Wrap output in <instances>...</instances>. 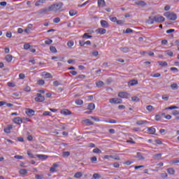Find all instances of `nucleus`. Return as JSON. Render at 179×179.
<instances>
[{
  "label": "nucleus",
  "instance_id": "obj_40",
  "mask_svg": "<svg viewBox=\"0 0 179 179\" xmlns=\"http://www.w3.org/2000/svg\"><path fill=\"white\" fill-rule=\"evenodd\" d=\"M43 115H44L45 117H47V116L51 117L52 113H51V112L45 111V112H43Z\"/></svg>",
  "mask_w": 179,
  "mask_h": 179
},
{
  "label": "nucleus",
  "instance_id": "obj_64",
  "mask_svg": "<svg viewBox=\"0 0 179 179\" xmlns=\"http://www.w3.org/2000/svg\"><path fill=\"white\" fill-rule=\"evenodd\" d=\"M172 114H173V115H179V111L178 110H173Z\"/></svg>",
  "mask_w": 179,
  "mask_h": 179
},
{
  "label": "nucleus",
  "instance_id": "obj_42",
  "mask_svg": "<svg viewBox=\"0 0 179 179\" xmlns=\"http://www.w3.org/2000/svg\"><path fill=\"white\" fill-rule=\"evenodd\" d=\"M50 50L51 52H53V53L57 52V48L54 46H50Z\"/></svg>",
  "mask_w": 179,
  "mask_h": 179
},
{
  "label": "nucleus",
  "instance_id": "obj_4",
  "mask_svg": "<svg viewBox=\"0 0 179 179\" xmlns=\"http://www.w3.org/2000/svg\"><path fill=\"white\" fill-rule=\"evenodd\" d=\"M35 101H37L38 103H43L44 100H45V97L44 96L41 95V94H36V97L34 99Z\"/></svg>",
  "mask_w": 179,
  "mask_h": 179
},
{
  "label": "nucleus",
  "instance_id": "obj_14",
  "mask_svg": "<svg viewBox=\"0 0 179 179\" xmlns=\"http://www.w3.org/2000/svg\"><path fill=\"white\" fill-rule=\"evenodd\" d=\"M148 131L150 132V135H155V134H156V129L154 127H150L148 129Z\"/></svg>",
  "mask_w": 179,
  "mask_h": 179
},
{
  "label": "nucleus",
  "instance_id": "obj_29",
  "mask_svg": "<svg viewBox=\"0 0 179 179\" xmlns=\"http://www.w3.org/2000/svg\"><path fill=\"white\" fill-rule=\"evenodd\" d=\"M84 122L87 124V125H94V122H92L90 119H87L84 120Z\"/></svg>",
  "mask_w": 179,
  "mask_h": 179
},
{
  "label": "nucleus",
  "instance_id": "obj_31",
  "mask_svg": "<svg viewBox=\"0 0 179 179\" xmlns=\"http://www.w3.org/2000/svg\"><path fill=\"white\" fill-rule=\"evenodd\" d=\"M96 85L97 87H103L104 86V83L103 81H99Z\"/></svg>",
  "mask_w": 179,
  "mask_h": 179
},
{
  "label": "nucleus",
  "instance_id": "obj_24",
  "mask_svg": "<svg viewBox=\"0 0 179 179\" xmlns=\"http://www.w3.org/2000/svg\"><path fill=\"white\" fill-rule=\"evenodd\" d=\"M40 3H45V0H38L35 3V6H40Z\"/></svg>",
  "mask_w": 179,
  "mask_h": 179
},
{
  "label": "nucleus",
  "instance_id": "obj_43",
  "mask_svg": "<svg viewBox=\"0 0 179 179\" xmlns=\"http://www.w3.org/2000/svg\"><path fill=\"white\" fill-rule=\"evenodd\" d=\"M124 22L125 21L122 20L116 21L117 24H120V26H122V24H124Z\"/></svg>",
  "mask_w": 179,
  "mask_h": 179
},
{
  "label": "nucleus",
  "instance_id": "obj_59",
  "mask_svg": "<svg viewBox=\"0 0 179 179\" xmlns=\"http://www.w3.org/2000/svg\"><path fill=\"white\" fill-rule=\"evenodd\" d=\"M155 143H157V145H162L163 142L160 141V139H157L155 141Z\"/></svg>",
  "mask_w": 179,
  "mask_h": 179
},
{
  "label": "nucleus",
  "instance_id": "obj_61",
  "mask_svg": "<svg viewBox=\"0 0 179 179\" xmlns=\"http://www.w3.org/2000/svg\"><path fill=\"white\" fill-rule=\"evenodd\" d=\"M6 5H8V3H6V1L0 2V6H6Z\"/></svg>",
  "mask_w": 179,
  "mask_h": 179
},
{
  "label": "nucleus",
  "instance_id": "obj_35",
  "mask_svg": "<svg viewBox=\"0 0 179 179\" xmlns=\"http://www.w3.org/2000/svg\"><path fill=\"white\" fill-rule=\"evenodd\" d=\"M27 154L28 155L29 157H30V159H34V157H34V155H33V153H31V151H30V150H28L27 152Z\"/></svg>",
  "mask_w": 179,
  "mask_h": 179
},
{
  "label": "nucleus",
  "instance_id": "obj_10",
  "mask_svg": "<svg viewBox=\"0 0 179 179\" xmlns=\"http://www.w3.org/2000/svg\"><path fill=\"white\" fill-rule=\"evenodd\" d=\"M96 33L98 34H106V33H107V30L104 28H99L96 30Z\"/></svg>",
  "mask_w": 179,
  "mask_h": 179
},
{
  "label": "nucleus",
  "instance_id": "obj_34",
  "mask_svg": "<svg viewBox=\"0 0 179 179\" xmlns=\"http://www.w3.org/2000/svg\"><path fill=\"white\" fill-rule=\"evenodd\" d=\"M101 178V176L99 173H94L92 176V179H100Z\"/></svg>",
  "mask_w": 179,
  "mask_h": 179
},
{
  "label": "nucleus",
  "instance_id": "obj_54",
  "mask_svg": "<svg viewBox=\"0 0 179 179\" xmlns=\"http://www.w3.org/2000/svg\"><path fill=\"white\" fill-rule=\"evenodd\" d=\"M63 114H64V115H69L70 114H71V111L66 110H64V111L63 112Z\"/></svg>",
  "mask_w": 179,
  "mask_h": 179
},
{
  "label": "nucleus",
  "instance_id": "obj_6",
  "mask_svg": "<svg viewBox=\"0 0 179 179\" xmlns=\"http://www.w3.org/2000/svg\"><path fill=\"white\" fill-rule=\"evenodd\" d=\"M117 96L121 99H128L129 97V94H128V92H119Z\"/></svg>",
  "mask_w": 179,
  "mask_h": 179
},
{
  "label": "nucleus",
  "instance_id": "obj_57",
  "mask_svg": "<svg viewBox=\"0 0 179 179\" xmlns=\"http://www.w3.org/2000/svg\"><path fill=\"white\" fill-rule=\"evenodd\" d=\"M155 120L156 121H160V120H162V117L159 115H156Z\"/></svg>",
  "mask_w": 179,
  "mask_h": 179
},
{
  "label": "nucleus",
  "instance_id": "obj_52",
  "mask_svg": "<svg viewBox=\"0 0 179 179\" xmlns=\"http://www.w3.org/2000/svg\"><path fill=\"white\" fill-rule=\"evenodd\" d=\"M74 43H73V41H69L68 43H67V45L69 47H73Z\"/></svg>",
  "mask_w": 179,
  "mask_h": 179
},
{
  "label": "nucleus",
  "instance_id": "obj_1",
  "mask_svg": "<svg viewBox=\"0 0 179 179\" xmlns=\"http://www.w3.org/2000/svg\"><path fill=\"white\" fill-rule=\"evenodd\" d=\"M62 6H64V3L59 2L56 4L51 5L49 7V10H50V12H58V10H59Z\"/></svg>",
  "mask_w": 179,
  "mask_h": 179
},
{
  "label": "nucleus",
  "instance_id": "obj_60",
  "mask_svg": "<svg viewBox=\"0 0 179 179\" xmlns=\"http://www.w3.org/2000/svg\"><path fill=\"white\" fill-rule=\"evenodd\" d=\"M24 50H29V48H30V45L29 43L24 45Z\"/></svg>",
  "mask_w": 179,
  "mask_h": 179
},
{
  "label": "nucleus",
  "instance_id": "obj_15",
  "mask_svg": "<svg viewBox=\"0 0 179 179\" xmlns=\"http://www.w3.org/2000/svg\"><path fill=\"white\" fill-rule=\"evenodd\" d=\"M129 86H135V85H138V80H131L128 83Z\"/></svg>",
  "mask_w": 179,
  "mask_h": 179
},
{
  "label": "nucleus",
  "instance_id": "obj_55",
  "mask_svg": "<svg viewBox=\"0 0 179 179\" xmlns=\"http://www.w3.org/2000/svg\"><path fill=\"white\" fill-rule=\"evenodd\" d=\"M146 108H147V110H148V111H152V110H153V106L149 105V106H147Z\"/></svg>",
  "mask_w": 179,
  "mask_h": 179
},
{
  "label": "nucleus",
  "instance_id": "obj_16",
  "mask_svg": "<svg viewBox=\"0 0 179 179\" xmlns=\"http://www.w3.org/2000/svg\"><path fill=\"white\" fill-rule=\"evenodd\" d=\"M135 157L139 160H145V157H143L141 152H137V155Z\"/></svg>",
  "mask_w": 179,
  "mask_h": 179
},
{
  "label": "nucleus",
  "instance_id": "obj_56",
  "mask_svg": "<svg viewBox=\"0 0 179 179\" xmlns=\"http://www.w3.org/2000/svg\"><path fill=\"white\" fill-rule=\"evenodd\" d=\"M15 159H17L18 160H22V159H23V156L21 155H15Z\"/></svg>",
  "mask_w": 179,
  "mask_h": 179
},
{
  "label": "nucleus",
  "instance_id": "obj_11",
  "mask_svg": "<svg viewBox=\"0 0 179 179\" xmlns=\"http://www.w3.org/2000/svg\"><path fill=\"white\" fill-rule=\"evenodd\" d=\"M13 122L15 124H17L18 125H20V124L23 122V120H22L21 117H17L13 119Z\"/></svg>",
  "mask_w": 179,
  "mask_h": 179
},
{
  "label": "nucleus",
  "instance_id": "obj_7",
  "mask_svg": "<svg viewBox=\"0 0 179 179\" xmlns=\"http://www.w3.org/2000/svg\"><path fill=\"white\" fill-rule=\"evenodd\" d=\"M100 23H101V27H103V29H108V27H110V24H108V22L104 20H101Z\"/></svg>",
  "mask_w": 179,
  "mask_h": 179
},
{
  "label": "nucleus",
  "instance_id": "obj_23",
  "mask_svg": "<svg viewBox=\"0 0 179 179\" xmlns=\"http://www.w3.org/2000/svg\"><path fill=\"white\" fill-rule=\"evenodd\" d=\"M83 176V173L82 172H77L74 174V178H80Z\"/></svg>",
  "mask_w": 179,
  "mask_h": 179
},
{
  "label": "nucleus",
  "instance_id": "obj_17",
  "mask_svg": "<svg viewBox=\"0 0 179 179\" xmlns=\"http://www.w3.org/2000/svg\"><path fill=\"white\" fill-rule=\"evenodd\" d=\"M148 24H153L155 23V17L150 16L148 20Z\"/></svg>",
  "mask_w": 179,
  "mask_h": 179
},
{
  "label": "nucleus",
  "instance_id": "obj_50",
  "mask_svg": "<svg viewBox=\"0 0 179 179\" xmlns=\"http://www.w3.org/2000/svg\"><path fill=\"white\" fill-rule=\"evenodd\" d=\"M45 44H46L47 45H50V44H52V40L48 39V41H45Z\"/></svg>",
  "mask_w": 179,
  "mask_h": 179
},
{
  "label": "nucleus",
  "instance_id": "obj_45",
  "mask_svg": "<svg viewBox=\"0 0 179 179\" xmlns=\"http://www.w3.org/2000/svg\"><path fill=\"white\" fill-rule=\"evenodd\" d=\"M177 108H178V106H169V107L166 108V110H176Z\"/></svg>",
  "mask_w": 179,
  "mask_h": 179
},
{
  "label": "nucleus",
  "instance_id": "obj_58",
  "mask_svg": "<svg viewBox=\"0 0 179 179\" xmlns=\"http://www.w3.org/2000/svg\"><path fill=\"white\" fill-rule=\"evenodd\" d=\"M113 167H115V169H118L120 167L118 162L113 163Z\"/></svg>",
  "mask_w": 179,
  "mask_h": 179
},
{
  "label": "nucleus",
  "instance_id": "obj_21",
  "mask_svg": "<svg viewBox=\"0 0 179 179\" xmlns=\"http://www.w3.org/2000/svg\"><path fill=\"white\" fill-rule=\"evenodd\" d=\"M98 6H106V1L104 0H98Z\"/></svg>",
  "mask_w": 179,
  "mask_h": 179
},
{
  "label": "nucleus",
  "instance_id": "obj_22",
  "mask_svg": "<svg viewBox=\"0 0 179 179\" xmlns=\"http://www.w3.org/2000/svg\"><path fill=\"white\" fill-rule=\"evenodd\" d=\"M143 124H148L147 120H138L136 122V125H143Z\"/></svg>",
  "mask_w": 179,
  "mask_h": 179
},
{
  "label": "nucleus",
  "instance_id": "obj_27",
  "mask_svg": "<svg viewBox=\"0 0 179 179\" xmlns=\"http://www.w3.org/2000/svg\"><path fill=\"white\" fill-rule=\"evenodd\" d=\"M167 173L169 174L173 175V174H174V173H176V171L173 168H169L167 169Z\"/></svg>",
  "mask_w": 179,
  "mask_h": 179
},
{
  "label": "nucleus",
  "instance_id": "obj_63",
  "mask_svg": "<svg viewBox=\"0 0 179 179\" xmlns=\"http://www.w3.org/2000/svg\"><path fill=\"white\" fill-rule=\"evenodd\" d=\"M35 178H36V179H43V175H36Z\"/></svg>",
  "mask_w": 179,
  "mask_h": 179
},
{
  "label": "nucleus",
  "instance_id": "obj_30",
  "mask_svg": "<svg viewBox=\"0 0 179 179\" xmlns=\"http://www.w3.org/2000/svg\"><path fill=\"white\" fill-rule=\"evenodd\" d=\"M120 51H122V52H128L129 51V48L128 47H123L120 48Z\"/></svg>",
  "mask_w": 179,
  "mask_h": 179
},
{
  "label": "nucleus",
  "instance_id": "obj_32",
  "mask_svg": "<svg viewBox=\"0 0 179 179\" xmlns=\"http://www.w3.org/2000/svg\"><path fill=\"white\" fill-rule=\"evenodd\" d=\"M171 88L172 89V90H177V89H178V85L176 83H173L171 85Z\"/></svg>",
  "mask_w": 179,
  "mask_h": 179
},
{
  "label": "nucleus",
  "instance_id": "obj_28",
  "mask_svg": "<svg viewBox=\"0 0 179 179\" xmlns=\"http://www.w3.org/2000/svg\"><path fill=\"white\" fill-rule=\"evenodd\" d=\"M158 64L161 66H168L169 65L166 62H163V61L158 62Z\"/></svg>",
  "mask_w": 179,
  "mask_h": 179
},
{
  "label": "nucleus",
  "instance_id": "obj_26",
  "mask_svg": "<svg viewBox=\"0 0 179 179\" xmlns=\"http://www.w3.org/2000/svg\"><path fill=\"white\" fill-rule=\"evenodd\" d=\"M69 15L70 16H75V15H78V11L75 10H70Z\"/></svg>",
  "mask_w": 179,
  "mask_h": 179
},
{
  "label": "nucleus",
  "instance_id": "obj_38",
  "mask_svg": "<svg viewBox=\"0 0 179 179\" xmlns=\"http://www.w3.org/2000/svg\"><path fill=\"white\" fill-rule=\"evenodd\" d=\"M92 36L89 35L87 33H85L83 36V38H92Z\"/></svg>",
  "mask_w": 179,
  "mask_h": 179
},
{
  "label": "nucleus",
  "instance_id": "obj_48",
  "mask_svg": "<svg viewBox=\"0 0 179 179\" xmlns=\"http://www.w3.org/2000/svg\"><path fill=\"white\" fill-rule=\"evenodd\" d=\"M93 153H101V150L99 148H94L93 150Z\"/></svg>",
  "mask_w": 179,
  "mask_h": 179
},
{
  "label": "nucleus",
  "instance_id": "obj_46",
  "mask_svg": "<svg viewBox=\"0 0 179 179\" xmlns=\"http://www.w3.org/2000/svg\"><path fill=\"white\" fill-rule=\"evenodd\" d=\"M7 86H8V87H15V86H16V85L13 83L8 82L7 83Z\"/></svg>",
  "mask_w": 179,
  "mask_h": 179
},
{
  "label": "nucleus",
  "instance_id": "obj_39",
  "mask_svg": "<svg viewBox=\"0 0 179 179\" xmlns=\"http://www.w3.org/2000/svg\"><path fill=\"white\" fill-rule=\"evenodd\" d=\"M165 54H166V55H169V57H173V53L171 50L165 51Z\"/></svg>",
  "mask_w": 179,
  "mask_h": 179
},
{
  "label": "nucleus",
  "instance_id": "obj_53",
  "mask_svg": "<svg viewBox=\"0 0 179 179\" xmlns=\"http://www.w3.org/2000/svg\"><path fill=\"white\" fill-rule=\"evenodd\" d=\"M110 20H111V22H113V23H115L117 21L116 17H110Z\"/></svg>",
  "mask_w": 179,
  "mask_h": 179
},
{
  "label": "nucleus",
  "instance_id": "obj_5",
  "mask_svg": "<svg viewBox=\"0 0 179 179\" xmlns=\"http://www.w3.org/2000/svg\"><path fill=\"white\" fill-rule=\"evenodd\" d=\"M109 103L111 104H121L122 103V99L118 98H112L109 100Z\"/></svg>",
  "mask_w": 179,
  "mask_h": 179
},
{
  "label": "nucleus",
  "instance_id": "obj_19",
  "mask_svg": "<svg viewBox=\"0 0 179 179\" xmlns=\"http://www.w3.org/2000/svg\"><path fill=\"white\" fill-rule=\"evenodd\" d=\"M94 108H96V106L94 105V103H90L88 105V110L93 111V110H94Z\"/></svg>",
  "mask_w": 179,
  "mask_h": 179
},
{
  "label": "nucleus",
  "instance_id": "obj_8",
  "mask_svg": "<svg viewBox=\"0 0 179 179\" xmlns=\"http://www.w3.org/2000/svg\"><path fill=\"white\" fill-rule=\"evenodd\" d=\"M135 5H138V6H142V8H145V6H146V5L148 4L146 3V2H145V1L138 0L135 2Z\"/></svg>",
  "mask_w": 179,
  "mask_h": 179
},
{
  "label": "nucleus",
  "instance_id": "obj_33",
  "mask_svg": "<svg viewBox=\"0 0 179 179\" xmlns=\"http://www.w3.org/2000/svg\"><path fill=\"white\" fill-rule=\"evenodd\" d=\"M47 12H51V10H50V8H43V9L40 10V13H47Z\"/></svg>",
  "mask_w": 179,
  "mask_h": 179
},
{
  "label": "nucleus",
  "instance_id": "obj_3",
  "mask_svg": "<svg viewBox=\"0 0 179 179\" xmlns=\"http://www.w3.org/2000/svg\"><path fill=\"white\" fill-rule=\"evenodd\" d=\"M154 19H155V22H156L157 23H163V22L166 20V18H164V17L160 15L154 16Z\"/></svg>",
  "mask_w": 179,
  "mask_h": 179
},
{
  "label": "nucleus",
  "instance_id": "obj_41",
  "mask_svg": "<svg viewBox=\"0 0 179 179\" xmlns=\"http://www.w3.org/2000/svg\"><path fill=\"white\" fill-rule=\"evenodd\" d=\"M90 118H91V120H93L94 121H96V122H100V119L99 117L90 116Z\"/></svg>",
  "mask_w": 179,
  "mask_h": 179
},
{
  "label": "nucleus",
  "instance_id": "obj_51",
  "mask_svg": "<svg viewBox=\"0 0 179 179\" xmlns=\"http://www.w3.org/2000/svg\"><path fill=\"white\" fill-rule=\"evenodd\" d=\"M54 23H59L61 22V19L59 17H55L53 20Z\"/></svg>",
  "mask_w": 179,
  "mask_h": 179
},
{
  "label": "nucleus",
  "instance_id": "obj_47",
  "mask_svg": "<svg viewBox=\"0 0 179 179\" xmlns=\"http://www.w3.org/2000/svg\"><path fill=\"white\" fill-rule=\"evenodd\" d=\"M125 33H126L127 34H129V33H134V30H132L131 28H127V29H126Z\"/></svg>",
  "mask_w": 179,
  "mask_h": 179
},
{
  "label": "nucleus",
  "instance_id": "obj_12",
  "mask_svg": "<svg viewBox=\"0 0 179 179\" xmlns=\"http://www.w3.org/2000/svg\"><path fill=\"white\" fill-rule=\"evenodd\" d=\"M42 76H43L45 79H52V75L50 73L43 72Z\"/></svg>",
  "mask_w": 179,
  "mask_h": 179
},
{
  "label": "nucleus",
  "instance_id": "obj_13",
  "mask_svg": "<svg viewBox=\"0 0 179 179\" xmlns=\"http://www.w3.org/2000/svg\"><path fill=\"white\" fill-rule=\"evenodd\" d=\"M36 156L41 160H46V159H48V155H36Z\"/></svg>",
  "mask_w": 179,
  "mask_h": 179
},
{
  "label": "nucleus",
  "instance_id": "obj_62",
  "mask_svg": "<svg viewBox=\"0 0 179 179\" xmlns=\"http://www.w3.org/2000/svg\"><path fill=\"white\" fill-rule=\"evenodd\" d=\"M24 92H30L31 90V88H30V87L27 86L24 89Z\"/></svg>",
  "mask_w": 179,
  "mask_h": 179
},
{
  "label": "nucleus",
  "instance_id": "obj_20",
  "mask_svg": "<svg viewBox=\"0 0 179 179\" xmlns=\"http://www.w3.org/2000/svg\"><path fill=\"white\" fill-rule=\"evenodd\" d=\"M104 122H107L108 124H117V120L114 119H108V120H104Z\"/></svg>",
  "mask_w": 179,
  "mask_h": 179
},
{
  "label": "nucleus",
  "instance_id": "obj_37",
  "mask_svg": "<svg viewBox=\"0 0 179 179\" xmlns=\"http://www.w3.org/2000/svg\"><path fill=\"white\" fill-rule=\"evenodd\" d=\"M76 104L78 106H82V104H83V101L82 99H77L76 101Z\"/></svg>",
  "mask_w": 179,
  "mask_h": 179
},
{
  "label": "nucleus",
  "instance_id": "obj_18",
  "mask_svg": "<svg viewBox=\"0 0 179 179\" xmlns=\"http://www.w3.org/2000/svg\"><path fill=\"white\" fill-rule=\"evenodd\" d=\"M13 59V57L12 56V55H7L6 56V61L7 62H12Z\"/></svg>",
  "mask_w": 179,
  "mask_h": 179
},
{
  "label": "nucleus",
  "instance_id": "obj_2",
  "mask_svg": "<svg viewBox=\"0 0 179 179\" xmlns=\"http://www.w3.org/2000/svg\"><path fill=\"white\" fill-rule=\"evenodd\" d=\"M164 16H165V17H167L169 20H177V14L173 12L164 13Z\"/></svg>",
  "mask_w": 179,
  "mask_h": 179
},
{
  "label": "nucleus",
  "instance_id": "obj_25",
  "mask_svg": "<svg viewBox=\"0 0 179 179\" xmlns=\"http://www.w3.org/2000/svg\"><path fill=\"white\" fill-rule=\"evenodd\" d=\"M63 157H69L71 156V152L69 151L62 152Z\"/></svg>",
  "mask_w": 179,
  "mask_h": 179
},
{
  "label": "nucleus",
  "instance_id": "obj_49",
  "mask_svg": "<svg viewBox=\"0 0 179 179\" xmlns=\"http://www.w3.org/2000/svg\"><path fill=\"white\" fill-rule=\"evenodd\" d=\"M131 101H140V99H139V98L138 97V96H133V97H131Z\"/></svg>",
  "mask_w": 179,
  "mask_h": 179
},
{
  "label": "nucleus",
  "instance_id": "obj_9",
  "mask_svg": "<svg viewBox=\"0 0 179 179\" xmlns=\"http://www.w3.org/2000/svg\"><path fill=\"white\" fill-rule=\"evenodd\" d=\"M25 113L28 117H33V115H34V110L33 109L27 108Z\"/></svg>",
  "mask_w": 179,
  "mask_h": 179
},
{
  "label": "nucleus",
  "instance_id": "obj_36",
  "mask_svg": "<svg viewBox=\"0 0 179 179\" xmlns=\"http://www.w3.org/2000/svg\"><path fill=\"white\" fill-rule=\"evenodd\" d=\"M19 173L22 176H26V173H27V170H26V169H20Z\"/></svg>",
  "mask_w": 179,
  "mask_h": 179
},
{
  "label": "nucleus",
  "instance_id": "obj_44",
  "mask_svg": "<svg viewBox=\"0 0 179 179\" xmlns=\"http://www.w3.org/2000/svg\"><path fill=\"white\" fill-rule=\"evenodd\" d=\"M45 83V81H44V80H38V85H39L40 86H43V85H44Z\"/></svg>",
  "mask_w": 179,
  "mask_h": 179
}]
</instances>
